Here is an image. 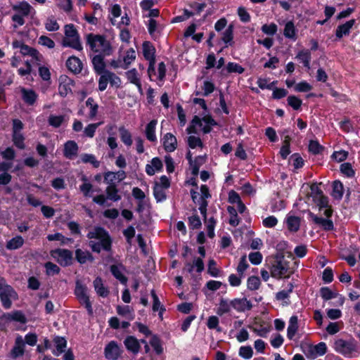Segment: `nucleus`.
<instances>
[{
  "label": "nucleus",
  "instance_id": "obj_51",
  "mask_svg": "<svg viewBox=\"0 0 360 360\" xmlns=\"http://www.w3.org/2000/svg\"><path fill=\"white\" fill-rule=\"evenodd\" d=\"M136 58V53L135 51L133 49H129L127 53L126 56L124 57L123 61L125 65L124 67V69H127L128 66L134 61Z\"/></svg>",
  "mask_w": 360,
  "mask_h": 360
},
{
  "label": "nucleus",
  "instance_id": "obj_50",
  "mask_svg": "<svg viewBox=\"0 0 360 360\" xmlns=\"http://www.w3.org/2000/svg\"><path fill=\"white\" fill-rule=\"evenodd\" d=\"M260 280L257 276H250L248 279L247 286L250 290H256L260 286Z\"/></svg>",
  "mask_w": 360,
  "mask_h": 360
},
{
  "label": "nucleus",
  "instance_id": "obj_14",
  "mask_svg": "<svg viewBox=\"0 0 360 360\" xmlns=\"http://www.w3.org/2000/svg\"><path fill=\"white\" fill-rule=\"evenodd\" d=\"M327 347L325 342H320L316 345L311 346L309 348L307 356L312 359H315L317 356H322L326 354Z\"/></svg>",
  "mask_w": 360,
  "mask_h": 360
},
{
  "label": "nucleus",
  "instance_id": "obj_21",
  "mask_svg": "<svg viewBox=\"0 0 360 360\" xmlns=\"http://www.w3.org/2000/svg\"><path fill=\"white\" fill-rule=\"evenodd\" d=\"M355 22L354 20H350L346 22L345 24L339 25L337 27L335 35L338 38L340 39L343 36L348 35L350 31V29L353 27Z\"/></svg>",
  "mask_w": 360,
  "mask_h": 360
},
{
  "label": "nucleus",
  "instance_id": "obj_25",
  "mask_svg": "<svg viewBox=\"0 0 360 360\" xmlns=\"http://www.w3.org/2000/svg\"><path fill=\"white\" fill-rule=\"evenodd\" d=\"M25 342L21 336L15 339V345L12 349V355L14 358L22 356L24 354Z\"/></svg>",
  "mask_w": 360,
  "mask_h": 360
},
{
  "label": "nucleus",
  "instance_id": "obj_22",
  "mask_svg": "<svg viewBox=\"0 0 360 360\" xmlns=\"http://www.w3.org/2000/svg\"><path fill=\"white\" fill-rule=\"evenodd\" d=\"M155 48L149 41H145L143 44V54L144 58L150 61H155Z\"/></svg>",
  "mask_w": 360,
  "mask_h": 360
},
{
  "label": "nucleus",
  "instance_id": "obj_31",
  "mask_svg": "<svg viewBox=\"0 0 360 360\" xmlns=\"http://www.w3.org/2000/svg\"><path fill=\"white\" fill-rule=\"evenodd\" d=\"M20 53L23 56H30L32 57L33 59H35L37 61L40 60V58L41 56L39 54V53L34 49L24 44L20 49Z\"/></svg>",
  "mask_w": 360,
  "mask_h": 360
},
{
  "label": "nucleus",
  "instance_id": "obj_41",
  "mask_svg": "<svg viewBox=\"0 0 360 360\" xmlns=\"http://www.w3.org/2000/svg\"><path fill=\"white\" fill-rule=\"evenodd\" d=\"M233 25L231 24L224 32L221 39L226 44L231 45L233 38Z\"/></svg>",
  "mask_w": 360,
  "mask_h": 360
},
{
  "label": "nucleus",
  "instance_id": "obj_38",
  "mask_svg": "<svg viewBox=\"0 0 360 360\" xmlns=\"http://www.w3.org/2000/svg\"><path fill=\"white\" fill-rule=\"evenodd\" d=\"M110 271L112 274L122 283L125 284L127 283V278L123 275L121 266L112 265L110 266Z\"/></svg>",
  "mask_w": 360,
  "mask_h": 360
},
{
  "label": "nucleus",
  "instance_id": "obj_42",
  "mask_svg": "<svg viewBox=\"0 0 360 360\" xmlns=\"http://www.w3.org/2000/svg\"><path fill=\"white\" fill-rule=\"evenodd\" d=\"M332 195L335 199H341L343 195V185L339 181H335L333 185Z\"/></svg>",
  "mask_w": 360,
  "mask_h": 360
},
{
  "label": "nucleus",
  "instance_id": "obj_26",
  "mask_svg": "<svg viewBox=\"0 0 360 360\" xmlns=\"http://www.w3.org/2000/svg\"><path fill=\"white\" fill-rule=\"evenodd\" d=\"M127 79L132 84H135L140 92L142 91L141 83L139 77L137 70L133 68L126 72Z\"/></svg>",
  "mask_w": 360,
  "mask_h": 360
},
{
  "label": "nucleus",
  "instance_id": "obj_18",
  "mask_svg": "<svg viewBox=\"0 0 360 360\" xmlns=\"http://www.w3.org/2000/svg\"><path fill=\"white\" fill-rule=\"evenodd\" d=\"M124 344L129 352L137 354L140 349L139 340L134 336H128L124 341Z\"/></svg>",
  "mask_w": 360,
  "mask_h": 360
},
{
  "label": "nucleus",
  "instance_id": "obj_24",
  "mask_svg": "<svg viewBox=\"0 0 360 360\" xmlns=\"http://www.w3.org/2000/svg\"><path fill=\"white\" fill-rule=\"evenodd\" d=\"M94 287L96 293L103 297H106L109 295L108 289L105 287L102 279L100 277H97L94 281Z\"/></svg>",
  "mask_w": 360,
  "mask_h": 360
},
{
  "label": "nucleus",
  "instance_id": "obj_62",
  "mask_svg": "<svg viewBox=\"0 0 360 360\" xmlns=\"http://www.w3.org/2000/svg\"><path fill=\"white\" fill-rule=\"evenodd\" d=\"M248 266L249 265L247 262L246 255H243L240 258V262L237 267V271L238 272L239 275H240V276H243V274Z\"/></svg>",
  "mask_w": 360,
  "mask_h": 360
},
{
  "label": "nucleus",
  "instance_id": "obj_3",
  "mask_svg": "<svg viewBox=\"0 0 360 360\" xmlns=\"http://www.w3.org/2000/svg\"><path fill=\"white\" fill-rule=\"evenodd\" d=\"M295 271L292 260L284 256L277 257L271 268V276L275 278H289Z\"/></svg>",
  "mask_w": 360,
  "mask_h": 360
},
{
  "label": "nucleus",
  "instance_id": "obj_11",
  "mask_svg": "<svg viewBox=\"0 0 360 360\" xmlns=\"http://www.w3.org/2000/svg\"><path fill=\"white\" fill-rule=\"evenodd\" d=\"M121 349L115 341L109 342L105 348V356L110 360H117L120 356Z\"/></svg>",
  "mask_w": 360,
  "mask_h": 360
},
{
  "label": "nucleus",
  "instance_id": "obj_52",
  "mask_svg": "<svg viewBox=\"0 0 360 360\" xmlns=\"http://www.w3.org/2000/svg\"><path fill=\"white\" fill-rule=\"evenodd\" d=\"M117 312L119 315L125 316L126 318L129 319H133L134 316L131 313V311L130 309V307L129 306H117Z\"/></svg>",
  "mask_w": 360,
  "mask_h": 360
},
{
  "label": "nucleus",
  "instance_id": "obj_54",
  "mask_svg": "<svg viewBox=\"0 0 360 360\" xmlns=\"http://www.w3.org/2000/svg\"><path fill=\"white\" fill-rule=\"evenodd\" d=\"M102 124V122H98V123H94V124H89L87 125L84 130V133L85 136L92 138L94 136L95 131L98 126H100Z\"/></svg>",
  "mask_w": 360,
  "mask_h": 360
},
{
  "label": "nucleus",
  "instance_id": "obj_19",
  "mask_svg": "<svg viewBox=\"0 0 360 360\" xmlns=\"http://www.w3.org/2000/svg\"><path fill=\"white\" fill-rule=\"evenodd\" d=\"M104 56L103 55L98 54L92 58L94 68L98 75H101L105 72V64L104 62Z\"/></svg>",
  "mask_w": 360,
  "mask_h": 360
},
{
  "label": "nucleus",
  "instance_id": "obj_40",
  "mask_svg": "<svg viewBox=\"0 0 360 360\" xmlns=\"http://www.w3.org/2000/svg\"><path fill=\"white\" fill-rule=\"evenodd\" d=\"M287 225L290 231L296 232L300 228V219L297 217H289L287 219Z\"/></svg>",
  "mask_w": 360,
  "mask_h": 360
},
{
  "label": "nucleus",
  "instance_id": "obj_36",
  "mask_svg": "<svg viewBox=\"0 0 360 360\" xmlns=\"http://www.w3.org/2000/svg\"><path fill=\"white\" fill-rule=\"evenodd\" d=\"M283 34L286 38L295 39L296 37V30L294 25V23L292 21H288L285 25L283 30Z\"/></svg>",
  "mask_w": 360,
  "mask_h": 360
},
{
  "label": "nucleus",
  "instance_id": "obj_61",
  "mask_svg": "<svg viewBox=\"0 0 360 360\" xmlns=\"http://www.w3.org/2000/svg\"><path fill=\"white\" fill-rule=\"evenodd\" d=\"M188 144L190 148H195L197 146H199L200 148L203 147L202 142L201 141V139L199 137H196L195 136H190L188 138Z\"/></svg>",
  "mask_w": 360,
  "mask_h": 360
},
{
  "label": "nucleus",
  "instance_id": "obj_23",
  "mask_svg": "<svg viewBox=\"0 0 360 360\" xmlns=\"http://www.w3.org/2000/svg\"><path fill=\"white\" fill-rule=\"evenodd\" d=\"M20 91L22 94V98L25 103L32 105L35 103L37 95L33 90L22 88Z\"/></svg>",
  "mask_w": 360,
  "mask_h": 360
},
{
  "label": "nucleus",
  "instance_id": "obj_27",
  "mask_svg": "<svg viewBox=\"0 0 360 360\" xmlns=\"http://www.w3.org/2000/svg\"><path fill=\"white\" fill-rule=\"evenodd\" d=\"M8 321H15L20 323H25L27 319L21 311H13L10 313H6Z\"/></svg>",
  "mask_w": 360,
  "mask_h": 360
},
{
  "label": "nucleus",
  "instance_id": "obj_4",
  "mask_svg": "<svg viewBox=\"0 0 360 360\" xmlns=\"http://www.w3.org/2000/svg\"><path fill=\"white\" fill-rule=\"evenodd\" d=\"M64 38L62 40V46L70 47L77 51L82 50L79 33L73 24H68L64 27Z\"/></svg>",
  "mask_w": 360,
  "mask_h": 360
},
{
  "label": "nucleus",
  "instance_id": "obj_28",
  "mask_svg": "<svg viewBox=\"0 0 360 360\" xmlns=\"http://www.w3.org/2000/svg\"><path fill=\"white\" fill-rule=\"evenodd\" d=\"M13 9L17 11L18 13V14L25 17L30 14L32 8L27 2L22 1L18 5L13 6Z\"/></svg>",
  "mask_w": 360,
  "mask_h": 360
},
{
  "label": "nucleus",
  "instance_id": "obj_8",
  "mask_svg": "<svg viewBox=\"0 0 360 360\" xmlns=\"http://www.w3.org/2000/svg\"><path fill=\"white\" fill-rule=\"evenodd\" d=\"M334 348L336 352L345 356H350L353 352L356 350V345L353 341H345L342 339L336 340L334 343Z\"/></svg>",
  "mask_w": 360,
  "mask_h": 360
},
{
  "label": "nucleus",
  "instance_id": "obj_44",
  "mask_svg": "<svg viewBox=\"0 0 360 360\" xmlns=\"http://www.w3.org/2000/svg\"><path fill=\"white\" fill-rule=\"evenodd\" d=\"M202 122L206 124L215 125L216 122L210 116H204L202 119H200L197 115L194 116L192 120V124H198L199 127L202 126Z\"/></svg>",
  "mask_w": 360,
  "mask_h": 360
},
{
  "label": "nucleus",
  "instance_id": "obj_16",
  "mask_svg": "<svg viewBox=\"0 0 360 360\" xmlns=\"http://www.w3.org/2000/svg\"><path fill=\"white\" fill-rule=\"evenodd\" d=\"M66 66L74 73H79L82 70V63L76 56H70L66 61Z\"/></svg>",
  "mask_w": 360,
  "mask_h": 360
},
{
  "label": "nucleus",
  "instance_id": "obj_53",
  "mask_svg": "<svg viewBox=\"0 0 360 360\" xmlns=\"http://www.w3.org/2000/svg\"><path fill=\"white\" fill-rule=\"evenodd\" d=\"M151 296H152L153 300V310L154 311H158L160 309V316H162V312L163 311H165V309L162 307V306H161L160 302V300H159V299L158 297V295H156V293H155L154 290H151Z\"/></svg>",
  "mask_w": 360,
  "mask_h": 360
},
{
  "label": "nucleus",
  "instance_id": "obj_35",
  "mask_svg": "<svg viewBox=\"0 0 360 360\" xmlns=\"http://www.w3.org/2000/svg\"><path fill=\"white\" fill-rule=\"evenodd\" d=\"M120 136L122 141L127 146L132 144V139L131 133L124 127L119 128Z\"/></svg>",
  "mask_w": 360,
  "mask_h": 360
},
{
  "label": "nucleus",
  "instance_id": "obj_13",
  "mask_svg": "<svg viewBox=\"0 0 360 360\" xmlns=\"http://www.w3.org/2000/svg\"><path fill=\"white\" fill-rule=\"evenodd\" d=\"M309 216L315 224L323 227L324 230L330 231L333 229V223L330 219H326L321 217H319L311 212H309Z\"/></svg>",
  "mask_w": 360,
  "mask_h": 360
},
{
  "label": "nucleus",
  "instance_id": "obj_63",
  "mask_svg": "<svg viewBox=\"0 0 360 360\" xmlns=\"http://www.w3.org/2000/svg\"><path fill=\"white\" fill-rule=\"evenodd\" d=\"M45 27L48 31H57L59 29V25L54 18H49L46 24Z\"/></svg>",
  "mask_w": 360,
  "mask_h": 360
},
{
  "label": "nucleus",
  "instance_id": "obj_17",
  "mask_svg": "<svg viewBox=\"0 0 360 360\" xmlns=\"http://www.w3.org/2000/svg\"><path fill=\"white\" fill-rule=\"evenodd\" d=\"M231 300H228L224 298H221L218 304V307L216 310V313L218 316H223L224 314H229L231 312L232 307Z\"/></svg>",
  "mask_w": 360,
  "mask_h": 360
},
{
  "label": "nucleus",
  "instance_id": "obj_1",
  "mask_svg": "<svg viewBox=\"0 0 360 360\" xmlns=\"http://www.w3.org/2000/svg\"><path fill=\"white\" fill-rule=\"evenodd\" d=\"M89 239H97L99 241L90 240L89 247L92 251L99 253L101 250L110 251L111 250L112 240L108 232L103 228L96 227L87 234Z\"/></svg>",
  "mask_w": 360,
  "mask_h": 360
},
{
  "label": "nucleus",
  "instance_id": "obj_6",
  "mask_svg": "<svg viewBox=\"0 0 360 360\" xmlns=\"http://www.w3.org/2000/svg\"><path fill=\"white\" fill-rule=\"evenodd\" d=\"M75 294L82 304H84L89 314H92L93 309L89 297L86 293V288L79 281H77Z\"/></svg>",
  "mask_w": 360,
  "mask_h": 360
},
{
  "label": "nucleus",
  "instance_id": "obj_29",
  "mask_svg": "<svg viewBox=\"0 0 360 360\" xmlns=\"http://www.w3.org/2000/svg\"><path fill=\"white\" fill-rule=\"evenodd\" d=\"M157 123V120H153L147 124L146 127V136L148 140H149L150 141H155L157 140L155 134Z\"/></svg>",
  "mask_w": 360,
  "mask_h": 360
},
{
  "label": "nucleus",
  "instance_id": "obj_30",
  "mask_svg": "<svg viewBox=\"0 0 360 360\" xmlns=\"http://www.w3.org/2000/svg\"><path fill=\"white\" fill-rule=\"evenodd\" d=\"M106 198L114 202L121 199V196L118 194V190L115 184H110L105 189Z\"/></svg>",
  "mask_w": 360,
  "mask_h": 360
},
{
  "label": "nucleus",
  "instance_id": "obj_20",
  "mask_svg": "<svg viewBox=\"0 0 360 360\" xmlns=\"http://www.w3.org/2000/svg\"><path fill=\"white\" fill-rule=\"evenodd\" d=\"M75 259L82 264H85L88 261H94L93 255L88 250H83L82 249H77L75 250Z\"/></svg>",
  "mask_w": 360,
  "mask_h": 360
},
{
  "label": "nucleus",
  "instance_id": "obj_33",
  "mask_svg": "<svg viewBox=\"0 0 360 360\" xmlns=\"http://www.w3.org/2000/svg\"><path fill=\"white\" fill-rule=\"evenodd\" d=\"M297 317L296 316H292L290 319L287 335L288 338L290 340L293 338V337L295 336V333L297 331Z\"/></svg>",
  "mask_w": 360,
  "mask_h": 360
},
{
  "label": "nucleus",
  "instance_id": "obj_49",
  "mask_svg": "<svg viewBox=\"0 0 360 360\" xmlns=\"http://www.w3.org/2000/svg\"><path fill=\"white\" fill-rule=\"evenodd\" d=\"M150 345L153 347L155 352L158 354H160L163 352L162 347L161 345L160 340L157 335H153L150 340Z\"/></svg>",
  "mask_w": 360,
  "mask_h": 360
},
{
  "label": "nucleus",
  "instance_id": "obj_2",
  "mask_svg": "<svg viewBox=\"0 0 360 360\" xmlns=\"http://www.w3.org/2000/svg\"><path fill=\"white\" fill-rule=\"evenodd\" d=\"M86 42L91 51L99 54L110 56L113 53L114 49L110 41L103 35L89 34L86 36Z\"/></svg>",
  "mask_w": 360,
  "mask_h": 360
},
{
  "label": "nucleus",
  "instance_id": "obj_9",
  "mask_svg": "<svg viewBox=\"0 0 360 360\" xmlns=\"http://www.w3.org/2000/svg\"><path fill=\"white\" fill-rule=\"evenodd\" d=\"M16 293L10 285L5 286L0 290V299L4 308L9 309L11 307V299H15Z\"/></svg>",
  "mask_w": 360,
  "mask_h": 360
},
{
  "label": "nucleus",
  "instance_id": "obj_64",
  "mask_svg": "<svg viewBox=\"0 0 360 360\" xmlns=\"http://www.w3.org/2000/svg\"><path fill=\"white\" fill-rule=\"evenodd\" d=\"M46 274L49 275L58 274L60 272V268L55 264L49 262L45 264Z\"/></svg>",
  "mask_w": 360,
  "mask_h": 360
},
{
  "label": "nucleus",
  "instance_id": "obj_12",
  "mask_svg": "<svg viewBox=\"0 0 360 360\" xmlns=\"http://www.w3.org/2000/svg\"><path fill=\"white\" fill-rule=\"evenodd\" d=\"M79 147L74 141H68L64 145V156L68 159H73L77 155Z\"/></svg>",
  "mask_w": 360,
  "mask_h": 360
},
{
  "label": "nucleus",
  "instance_id": "obj_15",
  "mask_svg": "<svg viewBox=\"0 0 360 360\" xmlns=\"http://www.w3.org/2000/svg\"><path fill=\"white\" fill-rule=\"evenodd\" d=\"M163 146L166 151L173 152L177 146L176 138L171 133H167L163 138Z\"/></svg>",
  "mask_w": 360,
  "mask_h": 360
},
{
  "label": "nucleus",
  "instance_id": "obj_56",
  "mask_svg": "<svg viewBox=\"0 0 360 360\" xmlns=\"http://www.w3.org/2000/svg\"><path fill=\"white\" fill-rule=\"evenodd\" d=\"M13 141L15 146L18 148H25L24 137L21 133L13 134Z\"/></svg>",
  "mask_w": 360,
  "mask_h": 360
},
{
  "label": "nucleus",
  "instance_id": "obj_59",
  "mask_svg": "<svg viewBox=\"0 0 360 360\" xmlns=\"http://www.w3.org/2000/svg\"><path fill=\"white\" fill-rule=\"evenodd\" d=\"M302 103V100L295 96H290L288 97V103L294 110H298L300 108Z\"/></svg>",
  "mask_w": 360,
  "mask_h": 360
},
{
  "label": "nucleus",
  "instance_id": "obj_58",
  "mask_svg": "<svg viewBox=\"0 0 360 360\" xmlns=\"http://www.w3.org/2000/svg\"><path fill=\"white\" fill-rule=\"evenodd\" d=\"M64 121V116L59 115H50L49 117V123L51 126L54 127H59Z\"/></svg>",
  "mask_w": 360,
  "mask_h": 360
},
{
  "label": "nucleus",
  "instance_id": "obj_45",
  "mask_svg": "<svg viewBox=\"0 0 360 360\" xmlns=\"http://www.w3.org/2000/svg\"><path fill=\"white\" fill-rule=\"evenodd\" d=\"M82 162L84 163H90L94 167L98 168L100 165L99 161L96 159V157L92 154H82L81 155Z\"/></svg>",
  "mask_w": 360,
  "mask_h": 360
},
{
  "label": "nucleus",
  "instance_id": "obj_7",
  "mask_svg": "<svg viewBox=\"0 0 360 360\" xmlns=\"http://www.w3.org/2000/svg\"><path fill=\"white\" fill-rule=\"evenodd\" d=\"M51 255L63 266H70L73 259L72 252L67 249H56Z\"/></svg>",
  "mask_w": 360,
  "mask_h": 360
},
{
  "label": "nucleus",
  "instance_id": "obj_39",
  "mask_svg": "<svg viewBox=\"0 0 360 360\" xmlns=\"http://www.w3.org/2000/svg\"><path fill=\"white\" fill-rule=\"evenodd\" d=\"M302 63H303L304 65L308 69L310 68L309 63L311 60V53L309 50H303L298 53L296 56Z\"/></svg>",
  "mask_w": 360,
  "mask_h": 360
},
{
  "label": "nucleus",
  "instance_id": "obj_5",
  "mask_svg": "<svg viewBox=\"0 0 360 360\" xmlns=\"http://www.w3.org/2000/svg\"><path fill=\"white\" fill-rule=\"evenodd\" d=\"M311 194L310 196L312 198L313 201L319 207V209L327 208L324 211V214L327 217H330L332 215L333 211L328 207V199L323 195V191L319 188L316 184H313L310 186Z\"/></svg>",
  "mask_w": 360,
  "mask_h": 360
},
{
  "label": "nucleus",
  "instance_id": "obj_34",
  "mask_svg": "<svg viewBox=\"0 0 360 360\" xmlns=\"http://www.w3.org/2000/svg\"><path fill=\"white\" fill-rule=\"evenodd\" d=\"M23 244L24 239L22 236H18L8 240L6 247L8 250H16L21 248Z\"/></svg>",
  "mask_w": 360,
  "mask_h": 360
},
{
  "label": "nucleus",
  "instance_id": "obj_57",
  "mask_svg": "<svg viewBox=\"0 0 360 360\" xmlns=\"http://www.w3.org/2000/svg\"><path fill=\"white\" fill-rule=\"evenodd\" d=\"M340 171L348 177H352L354 175V171L352 169V165L349 162L342 164L340 165Z\"/></svg>",
  "mask_w": 360,
  "mask_h": 360
},
{
  "label": "nucleus",
  "instance_id": "obj_46",
  "mask_svg": "<svg viewBox=\"0 0 360 360\" xmlns=\"http://www.w3.org/2000/svg\"><path fill=\"white\" fill-rule=\"evenodd\" d=\"M219 320L216 316H211L208 318L207 326L210 329H215L217 332H221V328L219 326Z\"/></svg>",
  "mask_w": 360,
  "mask_h": 360
},
{
  "label": "nucleus",
  "instance_id": "obj_47",
  "mask_svg": "<svg viewBox=\"0 0 360 360\" xmlns=\"http://www.w3.org/2000/svg\"><path fill=\"white\" fill-rule=\"evenodd\" d=\"M165 189L161 186H160L158 184H155L154 188H153V193L155 199L158 201H162L166 198V194L165 192Z\"/></svg>",
  "mask_w": 360,
  "mask_h": 360
},
{
  "label": "nucleus",
  "instance_id": "obj_55",
  "mask_svg": "<svg viewBox=\"0 0 360 360\" xmlns=\"http://www.w3.org/2000/svg\"><path fill=\"white\" fill-rule=\"evenodd\" d=\"M323 150V147L316 141H310L309 144V150L314 155L319 154Z\"/></svg>",
  "mask_w": 360,
  "mask_h": 360
},
{
  "label": "nucleus",
  "instance_id": "obj_10",
  "mask_svg": "<svg viewBox=\"0 0 360 360\" xmlns=\"http://www.w3.org/2000/svg\"><path fill=\"white\" fill-rule=\"evenodd\" d=\"M233 309L238 312H245L249 311L252 308V304L250 300L245 297L235 298L231 300V304Z\"/></svg>",
  "mask_w": 360,
  "mask_h": 360
},
{
  "label": "nucleus",
  "instance_id": "obj_48",
  "mask_svg": "<svg viewBox=\"0 0 360 360\" xmlns=\"http://www.w3.org/2000/svg\"><path fill=\"white\" fill-rule=\"evenodd\" d=\"M320 294L321 297L325 300H329L330 299L336 297L338 294L333 292L328 287H323L320 289Z\"/></svg>",
  "mask_w": 360,
  "mask_h": 360
},
{
  "label": "nucleus",
  "instance_id": "obj_43",
  "mask_svg": "<svg viewBox=\"0 0 360 360\" xmlns=\"http://www.w3.org/2000/svg\"><path fill=\"white\" fill-rule=\"evenodd\" d=\"M53 342L56 347V352L54 354L58 356L64 352L66 347V340L63 338L56 337L54 338Z\"/></svg>",
  "mask_w": 360,
  "mask_h": 360
},
{
  "label": "nucleus",
  "instance_id": "obj_37",
  "mask_svg": "<svg viewBox=\"0 0 360 360\" xmlns=\"http://www.w3.org/2000/svg\"><path fill=\"white\" fill-rule=\"evenodd\" d=\"M205 162V158L203 156H198L190 164L191 172L193 175H198L199 172L200 167L203 165Z\"/></svg>",
  "mask_w": 360,
  "mask_h": 360
},
{
  "label": "nucleus",
  "instance_id": "obj_60",
  "mask_svg": "<svg viewBox=\"0 0 360 360\" xmlns=\"http://www.w3.org/2000/svg\"><path fill=\"white\" fill-rule=\"evenodd\" d=\"M58 6L66 13L70 12L72 9V0H58Z\"/></svg>",
  "mask_w": 360,
  "mask_h": 360
},
{
  "label": "nucleus",
  "instance_id": "obj_32",
  "mask_svg": "<svg viewBox=\"0 0 360 360\" xmlns=\"http://www.w3.org/2000/svg\"><path fill=\"white\" fill-rule=\"evenodd\" d=\"M86 106L89 108V118L90 120L94 119L98 114V105L95 102L93 98L89 97L86 101Z\"/></svg>",
  "mask_w": 360,
  "mask_h": 360
}]
</instances>
